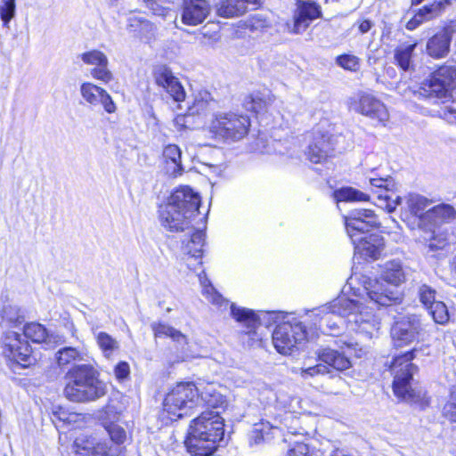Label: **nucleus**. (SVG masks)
<instances>
[{"label": "nucleus", "instance_id": "1", "mask_svg": "<svg viewBox=\"0 0 456 456\" xmlns=\"http://www.w3.org/2000/svg\"><path fill=\"white\" fill-rule=\"evenodd\" d=\"M345 224L354 250L365 259H378L384 248V238L379 233L369 232L379 227V223L375 213L370 209L359 208L352 210L345 217Z\"/></svg>", "mask_w": 456, "mask_h": 456}, {"label": "nucleus", "instance_id": "2", "mask_svg": "<svg viewBox=\"0 0 456 456\" xmlns=\"http://www.w3.org/2000/svg\"><path fill=\"white\" fill-rule=\"evenodd\" d=\"M224 419L219 411H204L193 419L185 440L191 456H210L224 439Z\"/></svg>", "mask_w": 456, "mask_h": 456}, {"label": "nucleus", "instance_id": "3", "mask_svg": "<svg viewBox=\"0 0 456 456\" xmlns=\"http://www.w3.org/2000/svg\"><path fill=\"white\" fill-rule=\"evenodd\" d=\"M63 393L67 399L75 403H86L102 397L107 387L99 379V373L90 363L74 364L64 376Z\"/></svg>", "mask_w": 456, "mask_h": 456}, {"label": "nucleus", "instance_id": "4", "mask_svg": "<svg viewBox=\"0 0 456 456\" xmlns=\"http://www.w3.org/2000/svg\"><path fill=\"white\" fill-rule=\"evenodd\" d=\"M405 273L400 261L385 264L381 279L361 278L363 292L373 304L387 306L402 300V294L397 287L404 282Z\"/></svg>", "mask_w": 456, "mask_h": 456}, {"label": "nucleus", "instance_id": "5", "mask_svg": "<svg viewBox=\"0 0 456 456\" xmlns=\"http://www.w3.org/2000/svg\"><path fill=\"white\" fill-rule=\"evenodd\" d=\"M250 119L247 115L234 111H220L213 115L208 131L216 138L237 142L248 133Z\"/></svg>", "mask_w": 456, "mask_h": 456}, {"label": "nucleus", "instance_id": "6", "mask_svg": "<svg viewBox=\"0 0 456 456\" xmlns=\"http://www.w3.org/2000/svg\"><path fill=\"white\" fill-rule=\"evenodd\" d=\"M416 350H411L394 358L390 370L394 376L393 390L396 396L407 401H417L420 393L411 387L413 375L418 367L411 362Z\"/></svg>", "mask_w": 456, "mask_h": 456}, {"label": "nucleus", "instance_id": "7", "mask_svg": "<svg viewBox=\"0 0 456 456\" xmlns=\"http://www.w3.org/2000/svg\"><path fill=\"white\" fill-rule=\"evenodd\" d=\"M356 308H359V305L354 299L340 297L329 305L312 310L310 317L315 318V326L318 323L320 329L324 330L326 328L333 332L346 323L348 325L349 314Z\"/></svg>", "mask_w": 456, "mask_h": 456}, {"label": "nucleus", "instance_id": "8", "mask_svg": "<svg viewBox=\"0 0 456 456\" xmlns=\"http://www.w3.org/2000/svg\"><path fill=\"white\" fill-rule=\"evenodd\" d=\"M199 404L196 385L191 382L179 383L166 395L164 411L171 419L182 418L188 411Z\"/></svg>", "mask_w": 456, "mask_h": 456}, {"label": "nucleus", "instance_id": "9", "mask_svg": "<svg viewBox=\"0 0 456 456\" xmlns=\"http://www.w3.org/2000/svg\"><path fill=\"white\" fill-rule=\"evenodd\" d=\"M308 338V332L302 322L294 317L276 326L273 332V344L281 354H289L297 344Z\"/></svg>", "mask_w": 456, "mask_h": 456}, {"label": "nucleus", "instance_id": "10", "mask_svg": "<svg viewBox=\"0 0 456 456\" xmlns=\"http://www.w3.org/2000/svg\"><path fill=\"white\" fill-rule=\"evenodd\" d=\"M4 356L10 362L27 368L36 362L32 354V349L27 340L15 331L5 333L3 340Z\"/></svg>", "mask_w": 456, "mask_h": 456}, {"label": "nucleus", "instance_id": "11", "mask_svg": "<svg viewBox=\"0 0 456 456\" xmlns=\"http://www.w3.org/2000/svg\"><path fill=\"white\" fill-rule=\"evenodd\" d=\"M456 87V68L444 65L433 72L421 85V94L427 97H443Z\"/></svg>", "mask_w": 456, "mask_h": 456}, {"label": "nucleus", "instance_id": "12", "mask_svg": "<svg viewBox=\"0 0 456 456\" xmlns=\"http://www.w3.org/2000/svg\"><path fill=\"white\" fill-rule=\"evenodd\" d=\"M350 109L385 125L389 113L385 104L374 95L361 92L350 101Z\"/></svg>", "mask_w": 456, "mask_h": 456}, {"label": "nucleus", "instance_id": "13", "mask_svg": "<svg viewBox=\"0 0 456 456\" xmlns=\"http://www.w3.org/2000/svg\"><path fill=\"white\" fill-rule=\"evenodd\" d=\"M422 330L420 318L416 314H411L395 322L391 329V336L395 346L401 347L417 340Z\"/></svg>", "mask_w": 456, "mask_h": 456}, {"label": "nucleus", "instance_id": "14", "mask_svg": "<svg viewBox=\"0 0 456 456\" xmlns=\"http://www.w3.org/2000/svg\"><path fill=\"white\" fill-rule=\"evenodd\" d=\"M405 206L402 213L408 222L412 219V229L417 226L419 230L426 229L428 218L426 214L431 208L432 201L418 193H409L404 198Z\"/></svg>", "mask_w": 456, "mask_h": 456}, {"label": "nucleus", "instance_id": "15", "mask_svg": "<svg viewBox=\"0 0 456 456\" xmlns=\"http://www.w3.org/2000/svg\"><path fill=\"white\" fill-rule=\"evenodd\" d=\"M159 212L161 225L172 232H179L190 229L191 221L195 216L169 203L160 206Z\"/></svg>", "mask_w": 456, "mask_h": 456}, {"label": "nucleus", "instance_id": "16", "mask_svg": "<svg viewBox=\"0 0 456 456\" xmlns=\"http://www.w3.org/2000/svg\"><path fill=\"white\" fill-rule=\"evenodd\" d=\"M354 301L359 305V308L350 313L348 328L350 330L371 338L379 330V322L371 312L367 311L368 307H363V304L360 299H354Z\"/></svg>", "mask_w": 456, "mask_h": 456}, {"label": "nucleus", "instance_id": "17", "mask_svg": "<svg viewBox=\"0 0 456 456\" xmlns=\"http://www.w3.org/2000/svg\"><path fill=\"white\" fill-rule=\"evenodd\" d=\"M155 83L162 87L175 102L185 99V91L179 79L175 77L171 69L164 65L157 66L153 70Z\"/></svg>", "mask_w": 456, "mask_h": 456}, {"label": "nucleus", "instance_id": "18", "mask_svg": "<svg viewBox=\"0 0 456 456\" xmlns=\"http://www.w3.org/2000/svg\"><path fill=\"white\" fill-rule=\"evenodd\" d=\"M321 14L320 6L312 1H301L294 15L292 24L287 23L288 29L292 34L303 33L310 23Z\"/></svg>", "mask_w": 456, "mask_h": 456}, {"label": "nucleus", "instance_id": "19", "mask_svg": "<svg viewBox=\"0 0 456 456\" xmlns=\"http://www.w3.org/2000/svg\"><path fill=\"white\" fill-rule=\"evenodd\" d=\"M82 98L91 106L101 104L107 113H114L117 110L116 104L109 93L91 82H84L80 86Z\"/></svg>", "mask_w": 456, "mask_h": 456}, {"label": "nucleus", "instance_id": "20", "mask_svg": "<svg viewBox=\"0 0 456 456\" xmlns=\"http://www.w3.org/2000/svg\"><path fill=\"white\" fill-rule=\"evenodd\" d=\"M80 59L85 64L94 66L91 76L97 80L108 84L113 79V75L109 69V60L105 53L99 50H91L83 53Z\"/></svg>", "mask_w": 456, "mask_h": 456}, {"label": "nucleus", "instance_id": "21", "mask_svg": "<svg viewBox=\"0 0 456 456\" xmlns=\"http://www.w3.org/2000/svg\"><path fill=\"white\" fill-rule=\"evenodd\" d=\"M210 7L206 0H183L181 20L188 26L202 23L209 14Z\"/></svg>", "mask_w": 456, "mask_h": 456}, {"label": "nucleus", "instance_id": "22", "mask_svg": "<svg viewBox=\"0 0 456 456\" xmlns=\"http://www.w3.org/2000/svg\"><path fill=\"white\" fill-rule=\"evenodd\" d=\"M167 203L195 216L199 212L200 197L189 186H182L170 195Z\"/></svg>", "mask_w": 456, "mask_h": 456}, {"label": "nucleus", "instance_id": "23", "mask_svg": "<svg viewBox=\"0 0 456 456\" xmlns=\"http://www.w3.org/2000/svg\"><path fill=\"white\" fill-rule=\"evenodd\" d=\"M204 233L202 231H195L191 235L190 240L183 241V251L185 255L184 260L189 269L196 270L202 262L203 246H204Z\"/></svg>", "mask_w": 456, "mask_h": 456}, {"label": "nucleus", "instance_id": "24", "mask_svg": "<svg viewBox=\"0 0 456 456\" xmlns=\"http://www.w3.org/2000/svg\"><path fill=\"white\" fill-rule=\"evenodd\" d=\"M317 357L319 362H323L329 369L332 368L338 371L346 370L352 365L345 346H341L339 350L329 346L321 348L317 351Z\"/></svg>", "mask_w": 456, "mask_h": 456}, {"label": "nucleus", "instance_id": "25", "mask_svg": "<svg viewBox=\"0 0 456 456\" xmlns=\"http://www.w3.org/2000/svg\"><path fill=\"white\" fill-rule=\"evenodd\" d=\"M74 448L77 456H108L109 451L107 444L97 442L87 435L76 437Z\"/></svg>", "mask_w": 456, "mask_h": 456}, {"label": "nucleus", "instance_id": "26", "mask_svg": "<svg viewBox=\"0 0 456 456\" xmlns=\"http://www.w3.org/2000/svg\"><path fill=\"white\" fill-rule=\"evenodd\" d=\"M119 419V413L114 405L108 404L104 409V417H102L103 426L107 430L110 439L118 444H123L126 440V432L115 421Z\"/></svg>", "mask_w": 456, "mask_h": 456}, {"label": "nucleus", "instance_id": "27", "mask_svg": "<svg viewBox=\"0 0 456 456\" xmlns=\"http://www.w3.org/2000/svg\"><path fill=\"white\" fill-rule=\"evenodd\" d=\"M230 310L231 315L241 325L246 334L251 335L256 333L261 321L254 311L245 307H239L233 303L230 305Z\"/></svg>", "mask_w": 456, "mask_h": 456}, {"label": "nucleus", "instance_id": "28", "mask_svg": "<svg viewBox=\"0 0 456 456\" xmlns=\"http://www.w3.org/2000/svg\"><path fill=\"white\" fill-rule=\"evenodd\" d=\"M181 156V149L176 144H167L164 147L162 152L164 169L169 176L177 177L184 172Z\"/></svg>", "mask_w": 456, "mask_h": 456}, {"label": "nucleus", "instance_id": "29", "mask_svg": "<svg viewBox=\"0 0 456 456\" xmlns=\"http://www.w3.org/2000/svg\"><path fill=\"white\" fill-rule=\"evenodd\" d=\"M450 4V0H439L430 5H425L406 23V28L413 30L425 21H428L438 16L445 5Z\"/></svg>", "mask_w": 456, "mask_h": 456}, {"label": "nucleus", "instance_id": "30", "mask_svg": "<svg viewBox=\"0 0 456 456\" xmlns=\"http://www.w3.org/2000/svg\"><path fill=\"white\" fill-rule=\"evenodd\" d=\"M329 138L324 134H316L305 152L307 159L313 163H322L332 152Z\"/></svg>", "mask_w": 456, "mask_h": 456}, {"label": "nucleus", "instance_id": "31", "mask_svg": "<svg viewBox=\"0 0 456 456\" xmlns=\"http://www.w3.org/2000/svg\"><path fill=\"white\" fill-rule=\"evenodd\" d=\"M257 4L258 0H220L216 4V12L224 18H233L243 14L249 4Z\"/></svg>", "mask_w": 456, "mask_h": 456}, {"label": "nucleus", "instance_id": "32", "mask_svg": "<svg viewBox=\"0 0 456 456\" xmlns=\"http://www.w3.org/2000/svg\"><path fill=\"white\" fill-rule=\"evenodd\" d=\"M452 37L448 30L444 29L431 38L427 43V52L434 58H443L450 49Z\"/></svg>", "mask_w": 456, "mask_h": 456}, {"label": "nucleus", "instance_id": "33", "mask_svg": "<svg viewBox=\"0 0 456 456\" xmlns=\"http://www.w3.org/2000/svg\"><path fill=\"white\" fill-rule=\"evenodd\" d=\"M456 215L453 207L448 204H441L428 208L426 217L428 224L426 229L436 228L438 224L448 222Z\"/></svg>", "mask_w": 456, "mask_h": 456}, {"label": "nucleus", "instance_id": "34", "mask_svg": "<svg viewBox=\"0 0 456 456\" xmlns=\"http://www.w3.org/2000/svg\"><path fill=\"white\" fill-rule=\"evenodd\" d=\"M199 281L202 286V294L205 296L207 300L213 305L216 306L219 310H226L229 302L225 299L210 283V281L207 278L204 271L198 274Z\"/></svg>", "mask_w": 456, "mask_h": 456}, {"label": "nucleus", "instance_id": "35", "mask_svg": "<svg viewBox=\"0 0 456 456\" xmlns=\"http://www.w3.org/2000/svg\"><path fill=\"white\" fill-rule=\"evenodd\" d=\"M86 354L73 346H64L55 353V360L60 368H65L77 362L85 360Z\"/></svg>", "mask_w": 456, "mask_h": 456}, {"label": "nucleus", "instance_id": "36", "mask_svg": "<svg viewBox=\"0 0 456 456\" xmlns=\"http://www.w3.org/2000/svg\"><path fill=\"white\" fill-rule=\"evenodd\" d=\"M151 327L155 337L170 338L174 342L179 345L187 344V338L184 334L165 322H152Z\"/></svg>", "mask_w": 456, "mask_h": 456}, {"label": "nucleus", "instance_id": "37", "mask_svg": "<svg viewBox=\"0 0 456 456\" xmlns=\"http://www.w3.org/2000/svg\"><path fill=\"white\" fill-rule=\"evenodd\" d=\"M416 45V44H402L395 48L394 58L402 69L408 70L411 67L412 54Z\"/></svg>", "mask_w": 456, "mask_h": 456}, {"label": "nucleus", "instance_id": "38", "mask_svg": "<svg viewBox=\"0 0 456 456\" xmlns=\"http://www.w3.org/2000/svg\"><path fill=\"white\" fill-rule=\"evenodd\" d=\"M25 338L35 343L49 342V334L45 326L37 322H31L25 325L23 329Z\"/></svg>", "mask_w": 456, "mask_h": 456}, {"label": "nucleus", "instance_id": "39", "mask_svg": "<svg viewBox=\"0 0 456 456\" xmlns=\"http://www.w3.org/2000/svg\"><path fill=\"white\" fill-rule=\"evenodd\" d=\"M95 339L103 355L110 358L119 348L118 341L104 331L95 334Z\"/></svg>", "mask_w": 456, "mask_h": 456}, {"label": "nucleus", "instance_id": "40", "mask_svg": "<svg viewBox=\"0 0 456 456\" xmlns=\"http://www.w3.org/2000/svg\"><path fill=\"white\" fill-rule=\"evenodd\" d=\"M425 232L423 240L428 242L431 249H440L444 247L448 240L447 235L440 231V228L422 229Z\"/></svg>", "mask_w": 456, "mask_h": 456}, {"label": "nucleus", "instance_id": "41", "mask_svg": "<svg viewBox=\"0 0 456 456\" xmlns=\"http://www.w3.org/2000/svg\"><path fill=\"white\" fill-rule=\"evenodd\" d=\"M338 201H368L369 195L356 189L347 187L335 191Z\"/></svg>", "mask_w": 456, "mask_h": 456}, {"label": "nucleus", "instance_id": "42", "mask_svg": "<svg viewBox=\"0 0 456 456\" xmlns=\"http://www.w3.org/2000/svg\"><path fill=\"white\" fill-rule=\"evenodd\" d=\"M434 321L439 324H445L449 321L448 308L444 302L436 301L429 305L428 309Z\"/></svg>", "mask_w": 456, "mask_h": 456}, {"label": "nucleus", "instance_id": "43", "mask_svg": "<svg viewBox=\"0 0 456 456\" xmlns=\"http://www.w3.org/2000/svg\"><path fill=\"white\" fill-rule=\"evenodd\" d=\"M15 13V0H0V18L4 27L9 28V23L14 18Z\"/></svg>", "mask_w": 456, "mask_h": 456}, {"label": "nucleus", "instance_id": "44", "mask_svg": "<svg viewBox=\"0 0 456 456\" xmlns=\"http://www.w3.org/2000/svg\"><path fill=\"white\" fill-rule=\"evenodd\" d=\"M442 414L450 422H456V386L452 387L449 398L443 407Z\"/></svg>", "mask_w": 456, "mask_h": 456}, {"label": "nucleus", "instance_id": "45", "mask_svg": "<svg viewBox=\"0 0 456 456\" xmlns=\"http://www.w3.org/2000/svg\"><path fill=\"white\" fill-rule=\"evenodd\" d=\"M243 105L246 110L258 113L265 108V101L259 93H256L248 95L243 102Z\"/></svg>", "mask_w": 456, "mask_h": 456}, {"label": "nucleus", "instance_id": "46", "mask_svg": "<svg viewBox=\"0 0 456 456\" xmlns=\"http://www.w3.org/2000/svg\"><path fill=\"white\" fill-rule=\"evenodd\" d=\"M328 373H330L329 367L322 362L314 366L301 368L299 372L301 378L304 379L314 378L320 375H326Z\"/></svg>", "mask_w": 456, "mask_h": 456}, {"label": "nucleus", "instance_id": "47", "mask_svg": "<svg viewBox=\"0 0 456 456\" xmlns=\"http://www.w3.org/2000/svg\"><path fill=\"white\" fill-rule=\"evenodd\" d=\"M336 63L344 69L357 71L360 69V60L353 54H342L337 57Z\"/></svg>", "mask_w": 456, "mask_h": 456}, {"label": "nucleus", "instance_id": "48", "mask_svg": "<svg viewBox=\"0 0 456 456\" xmlns=\"http://www.w3.org/2000/svg\"><path fill=\"white\" fill-rule=\"evenodd\" d=\"M246 28H248L250 31H264L267 28L270 24L269 21L261 14H255L250 16L245 21Z\"/></svg>", "mask_w": 456, "mask_h": 456}, {"label": "nucleus", "instance_id": "49", "mask_svg": "<svg viewBox=\"0 0 456 456\" xmlns=\"http://www.w3.org/2000/svg\"><path fill=\"white\" fill-rule=\"evenodd\" d=\"M419 295L420 302L425 305L427 309L429 308L431 304L436 303V290L431 287L423 284L419 289Z\"/></svg>", "mask_w": 456, "mask_h": 456}, {"label": "nucleus", "instance_id": "50", "mask_svg": "<svg viewBox=\"0 0 456 456\" xmlns=\"http://www.w3.org/2000/svg\"><path fill=\"white\" fill-rule=\"evenodd\" d=\"M198 395H199V403L200 402L205 403L208 398L212 397V395L217 394L218 392L216 389V387L212 383H199L196 385Z\"/></svg>", "mask_w": 456, "mask_h": 456}, {"label": "nucleus", "instance_id": "51", "mask_svg": "<svg viewBox=\"0 0 456 456\" xmlns=\"http://www.w3.org/2000/svg\"><path fill=\"white\" fill-rule=\"evenodd\" d=\"M346 352L350 359L351 355L361 358L368 354L366 346H360L358 342H344Z\"/></svg>", "mask_w": 456, "mask_h": 456}, {"label": "nucleus", "instance_id": "52", "mask_svg": "<svg viewBox=\"0 0 456 456\" xmlns=\"http://www.w3.org/2000/svg\"><path fill=\"white\" fill-rule=\"evenodd\" d=\"M370 183L371 186L379 188V189H384V193H388L389 191H393V188L395 186L394 180L391 177L388 178H370Z\"/></svg>", "mask_w": 456, "mask_h": 456}, {"label": "nucleus", "instance_id": "53", "mask_svg": "<svg viewBox=\"0 0 456 456\" xmlns=\"http://www.w3.org/2000/svg\"><path fill=\"white\" fill-rule=\"evenodd\" d=\"M379 198L387 201L386 208L388 212L395 211L396 207L402 204V198L400 196H395L394 198L392 191H389L388 193H380Z\"/></svg>", "mask_w": 456, "mask_h": 456}, {"label": "nucleus", "instance_id": "54", "mask_svg": "<svg viewBox=\"0 0 456 456\" xmlns=\"http://www.w3.org/2000/svg\"><path fill=\"white\" fill-rule=\"evenodd\" d=\"M20 316L15 306L7 305L4 306L2 311V319L7 321L10 323H15L19 322Z\"/></svg>", "mask_w": 456, "mask_h": 456}, {"label": "nucleus", "instance_id": "55", "mask_svg": "<svg viewBox=\"0 0 456 456\" xmlns=\"http://www.w3.org/2000/svg\"><path fill=\"white\" fill-rule=\"evenodd\" d=\"M204 403L213 409H224L227 404L225 398L220 393H217L212 395V397L208 398Z\"/></svg>", "mask_w": 456, "mask_h": 456}, {"label": "nucleus", "instance_id": "56", "mask_svg": "<svg viewBox=\"0 0 456 456\" xmlns=\"http://www.w3.org/2000/svg\"><path fill=\"white\" fill-rule=\"evenodd\" d=\"M309 447L304 443H296L288 452L287 456H310Z\"/></svg>", "mask_w": 456, "mask_h": 456}, {"label": "nucleus", "instance_id": "57", "mask_svg": "<svg viewBox=\"0 0 456 456\" xmlns=\"http://www.w3.org/2000/svg\"><path fill=\"white\" fill-rule=\"evenodd\" d=\"M115 376L118 379H125L130 374V367L126 362H118L114 369Z\"/></svg>", "mask_w": 456, "mask_h": 456}, {"label": "nucleus", "instance_id": "58", "mask_svg": "<svg viewBox=\"0 0 456 456\" xmlns=\"http://www.w3.org/2000/svg\"><path fill=\"white\" fill-rule=\"evenodd\" d=\"M355 25L358 27V30L361 34L369 32L373 27V22L370 20H358Z\"/></svg>", "mask_w": 456, "mask_h": 456}, {"label": "nucleus", "instance_id": "59", "mask_svg": "<svg viewBox=\"0 0 456 456\" xmlns=\"http://www.w3.org/2000/svg\"><path fill=\"white\" fill-rule=\"evenodd\" d=\"M159 0H145L147 6L152 10L155 14H161V11L159 10V4L158 3Z\"/></svg>", "mask_w": 456, "mask_h": 456}, {"label": "nucleus", "instance_id": "60", "mask_svg": "<svg viewBox=\"0 0 456 456\" xmlns=\"http://www.w3.org/2000/svg\"><path fill=\"white\" fill-rule=\"evenodd\" d=\"M266 315H268L270 318H273V316H277V314L274 313V312H272V313H266Z\"/></svg>", "mask_w": 456, "mask_h": 456}, {"label": "nucleus", "instance_id": "61", "mask_svg": "<svg viewBox=\"0 0 456 456\" xmlns=\"http://www.w3.org/2000/svg\"><path fill=\"white\" fill-rule=\"evenodd\" d=\"M423 0H412V4H420Z\"/></svg>", "mask_w": 456, "mask_h": 456}, {"label": "nucleus", "instance_id": "62", "mask_svg": "<svg viewBox=\"0 0 456 456\" xmlns=\"http://www.w3.org/2000/svg\"><path fill=\"white\" fill-rule=\"evenodd\" d=\"M76 417H77L76 415H70V416L69 417V420H71V419H74V418H76Z\"/></svg>", "mask_w": 456, "mask_h": 456}, {"label": "nucleus", "instance_id": "63", "mask_svg": "<svg viewBox=\"0 0 456 456\" xmlns=\"http://www.w3.org/2000/svg\"><path fill=\"white\" fill-rule=\"evenodd\" d=\"M72 329H73V330H75V329H74V325H73V324H72ZM72 336H75V330H73V332H72Z\"/></svg>", "mask_w": 456, "mask_h": 456}]
</instances>
